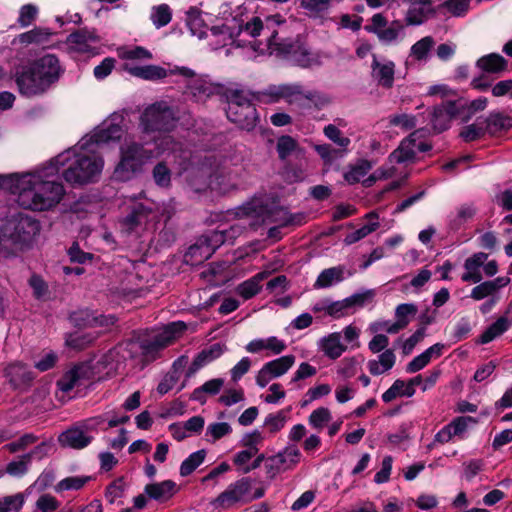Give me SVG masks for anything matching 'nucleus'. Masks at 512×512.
Instances as JSON below:
<instances>
[{
  "mask_svg": "<svg viewBox=\"0 0 512 512\" xmlns=\"http://www.w3.org/2000/svg\"><path fill=\"white\" fill-rule=\"evenodd\" d=\"M104 161L88 139H81L40 168L23 174L0 175V187L17 197L18 204L33 211L50 210L60 203L65 190L57 181L60 171L66 182L83 185L96 181Z\"/></svg>",
  "mask_w": 512,
  "mask_h": 512,
  "instance_id": "nucleus-1",
  "label": "nucleus"
},
{
  "mask_svg": "<svg viewBox=\"0 0 512 512\" xmlns=\"http://www.w3.org/2000/svg\"><path fill=\"white\" fill-rule=\"evenodd\" d=\"M186 324L181 321L169 323L151 330L135 339L122 342L109 350L99 360L107 373L118 369L127 359H137L143 364L161 357L162 351L182 337Z\"/></svg>",
  "mask_w": 512,
  "mask_h": 512,
  "instance_id": "nucleus-2",
  "label": "nucleus"
},
{
  "mask_svg": "<svg viewBox=\"0 0 512 512\" xmlns=\"http://www.w3.org/2000/svg\"><path fill=\"white\" fill-rule=\"evenodd\" d=\"M120 161L115 167L114 178L119 181H127L138 173L142 166L154 157L152 149L143 147L136 136L126 132L124 117L121 114H112L103 124L95 130L88 139L96 149L101 144L120 140Z\"/></svg>",
  "mask_w": 512,
  "mask_h": 512,
  "instance_id": "nucleus-3",
  "label": "nucleus"
},
{
  "mask_svg": "<svg viewBox=\"0 0 512 512\" xmlns=\"http://www.w3.org/2000/svg\"><path fill=\"white\" fill-rule=\"evenodd\" d=\"M176 122L175 113L167 103L157 102L148 106L140 117V144L144 147L151 141L155 142V151L152 150L154 157L167 154L171 163L179 165L185 171L188 169L190 152L166 134L175 128Z\"/></svg>",
  "mask_w": 512,
  "mask_h": 512,
  "instance_id": "nucleus-4",
  "label": "nucleus"
},
{
  "mask_svg": "<svg viewBox=\"0 0 512 512\" xmlns=\"http://www.w3.org/2000/svg\"><path fill=\"white\" fill-rule=\"evenodd\" d=\"M260 101L265 104L284 102L299 110L314 108L322 110L332 103V97L320 90L306 89L299 82L272 84L260 92Z\"/></svg>",
  "mask_w": 512,
  "mask_h": 512,
  "instance_id": "nucleus-5",
  "label": "nucleus"
},
{
  "mask_svg": "<svg viewBox=\"0 0 512 512\" xmlns=\"http://www.w3.org/2000/svg\"><path fill=\"white\" fill-rule=\"evenodd\" d=\"M278 31H273L269 37L268 43L265 46L251 41L250 45L253 50L260 53L268 52L269 54H288L291 60L302 68H313L321 66L328 55L322 51L311 50L309 47L302 44L280 43L278 42Z\"/></svg>",
  "mask_w": 512,
  "mask_h": 512,
  "instance_id": "nucleus-6",
  "label": "nucleus"
},
{
  "mask_svg": "<svg viewBox=\"0 0 512 512\" xmlns=\"http://www.w3.org/2000/svg\"><path fill=\"white\" fill-rule=\"evenodd\" d=\"M164 214V208L159 203L143 195L134 199L130 212L120 222L126 233H141L153 230Z\"/></svg>",
  "mask_w": 512,
  "mask_h": 512,
  "instance_id": "nucleus-7",
  "label": "nucleus"
},
{
  "mask_svg": "<svg viewBox=\"0 0 512 512\" xmlns=\"http://www.w3.org/2000/svg\"><path fill=\"white\" fill-rule=\"evenodd\" d=\"M247 215L261 218L265 223H274L278 227L298 226L306 221L304 213L291 214L271 197H255L245 207Z\"/></svg>",
  "mask_w": 512,
  "mask_h": 512,
  "instance_id": "nucleus-8",
  "label": "nucleus"
},
{
  "mask_svg": "<svg viewBox=\"0 0 512 512\" xmlns=\"http://www.w3.org/2000/svg\"><path fill=\"white\" fill-rule=\"evenodd\" d=\"M119 58L127 61L123 69L130 75L144 80H159L169 75L168 71L157 65H134L133 61H146L152 59V53L141 46H124L117 50Z\"/></svg>",
  "mask_w": 512,
  "mask_h": 512,
  "instance_id": "nucleus-9",
  "label": "nucleus"
},
{
  "mask_svg": "<svg viewBox=\"0 0 512 512\" xmlns=\"http://www.w3.org/2000/svg\"><path fill=\"white\" fill-rule=\"evenodd\" d=\"M41 63V65H46L51 69L44 76L40 77L30 67L17 75L16 83L22 95L30 97L41 94L58 79L60 66L58 59L54 55L47 54V57Z\"/></svg>",
  "mask_w": 512,
  "mask_h": 512,
  "instance_id": "nucleus-10",
  "label": "nucleus"
},
{
  "mask_svg": "<svg viewBox=\"0 0 512 512\" xmlns=\"http://www.w3.org/2000/svg\"><path fill=\"white\" fill-rule=\"evenodd\" d=\"M253 480L249 477L240 478L230 483L210 504L217 510H227L237 504H246L264 495V489L258 487L253 491Z\"/></svg>",
  "mask_w": 512,
  "mask_h": 512,
  "instance_id": "nucleus-11",
  "label": "nucleus"
},
{
  "mask_svg": "<svg viewBox=\"0 0 512 512\" xmlns=\"http://www.w3.org/2000/svg\"><path fill=\"white\" fill-rule=\"evenodd\" d=\"M226 97L228 119L243 129H252L257 120V112L249 94L242 90H228Z\"/></svg>",
  "mask_w": 512,
  "mask_h": 512,
  "instance_id": "nucleus-12",
  "label": "nucleus"
},
{
  "mask_svg": "<svg viewBox=\"0 0 512 512\" xmlns=\"http://www.w3.org/2000/svg\"><path fill=\"white\" fill-rule=\"evenodd\" d=\"M236 22L234 28H237L238 32L235 35L237 39H240L241 36H249L251 38H256L260 35L262 30L269 31L270 37L273 34V31H278L277 28H281L286 20L280 14L271 15L265 18L263 22L259 17H251L247 20L242 18L237 19V16L234 17ZM269 38H267L268 40Z\"/></svg>",
  "mask_w": 512,
  "mask_h": 512,
  "instance_id": "nucleus-13",
  "label": "nucleus"
},
{
  "mask_svg": "<svg viewBox=\"0 0 512 512\" xmlns=\"http://www.w3.org/2000/svg\"><path fill=\"white\" fill-rule=\"evenodd\" d=\"M464 272L461 280L468 283H480L483 279L482 270L487 277H492L498 272L496 260L488 261V254L477 252L465 259L463 264Z\"/></svg>",
  "mask_w": 512,
  "mask_h": 512,
  "instance_id": "nucleus-14",
  "label": "nucleus"
},
{
  "mask_svg": "<svg viewBox=\"0 0 512 512\" xmlns=\"http://www.w3.org/2000/svg\"><path fill=\"white\" fill-rule=\"evenodd\" d=\"M404 24L395 20L387 25L386 18L377 13L372 16L371 23L365 26V30L375 34L378 39L385 44H392L404 38Z\"/></svg>",
  "mask_w": 512,
  "mask_h": 512,
  "instance_id": "nucleus-15",
  "label": "nucleus"
},
{
  "mask_svg": "<svg viewBox=\"0 0 512 512\" xmlns=\"http://www.w3.org/2000/svg\"><path fill=\"white\" fill-rule=\"evenodd\" d=\"M27 220H21L18 223L9 221L0 233V254H10L23 249L30 239V234L23 232Z\"/></svg>",
  "mask_w": 512,
  "mask_h": 512,
  "instance_id": "nucleus-16",
  "label": "nucleus"
},
{
  "mask_svg": "<svg viewBox=\"0 0 512 512\" xmlns=\"http://www.w3.org/2000/svg\"><path fill=\"white\" fill-rule=\"evenodd\" d=\"M294 355H284L265 363L256 375V383L264 388L272 379L286 374L295 364Z\"/></svg>",
  "mask_w": 512,
  "mask_h": 512,
  "instance_id": "nucleus-17",
  "label": "nucleus"
},
{
  "mask_svg": "<svg viewBox=\"0 0 512 512\" xmlns=\"http://www.w3.org/2000/svg\"><path fill=\"white\" fill-rule=\"evenodd\" d=\"M168 73H178L184 78H187L189 80L187 88L197 102H203L213 94L214 88L212 85L202 77L196 76L195 73L189 68L177 67L174 70L168 71Z\"/></svg>",
  "mask_w": 512,
  "mask_h": 512,
  "instance_id": "nucleus-18",
  "label": "nucleus"
},
{
  "mask_svg": "<svg viewBox=\"0 0 512 512\" xmlns=\"http://www.w3.org/2000/svg\"><path fill=\"white\" fill-rule=\"evenodd\" d=\"M100 43V37L95 31L90 30H79L72 33L67 38V45L70 50L79 53H90L96 54L98 44Z\"/></svg>",
  "mask_w": 512,
  "mask_h": 512,
  "instance_id": "nucleus-19",
  "label": "nucleus"
},
{
  "mask_svg": "<svg viewBox=\"0 0 512 512\" xmlns=\"http://www.w3.org/2000/svg\"><path fill=\"white\" fill-rule=\"evenodd\" d=\"M417 135L418 131L413 132L407 139L402 141L399 148L390 155V163L401 164L410 161L415 157L417 151L424 152L430 149L428 144L423 142L417 143Z\"/></svg>",
  "mask_w": 512,
  "mask_h": 512,
  "instance_id": "nucleus-20",
  "label": "nucleus"
},
{
  "mask_svg": "<svg viewBox=\"0 0 512 512\" xmlns=\"http://www.w3.org/2000/svg\"><path fill=\"white\" fill-rule=\"evenodd\" d=\"M462 105L459 102L447 101L434 108L431 113V123L435 131L442 132L449 128L452 119Z\"/></svg>",
  "mask_w": 512,
  "mask_h": 512,
  "instance_id": "nucleus-21",
  "label": "nucleus"
},
{
  "mask_svg": "<svg viewBox=\"0 0 512 512\" xmlns=\"http://www.w3.org/2000/svg\"><path fill=\"white\" fill-rule=\"evenodd\" d=\"M395 64L391 60L378 59L373 56L371 75L377 84L383 88H391L394 83Z\"/></svg>",
  "mask_w": 512,
  "mask_h": 512,
  "instance_id": "nucleus-22",
  "label": "nucleus"
},
{
  "mask_svg": "<svg viewBox=\"0 0 512 512\" xmlns=\"http://www.w3.org/2000/svg\"><path fill=\"white\" fill-rule=\"evenodd\" d=\"M93 438V435L85 434V432L76 423L69 429L62 432L58 437V441L63 447L83 449L92 442Z\"/></svg>",
  "mask_w": 512,
  "mask_h": 512,
  "instance_id": "nucleus-23",
  "label": "nucleus"
},
{
  "mask_svg": "<svg viewBox=\"0 0 512 512\" xmlns=\"http://www.w3.org/2000/svg\"><path fill=\"white\" fill-rule=\"evenodd\" d=\"M286 348L287 345L285 341L275 336H270L267 338H256L251 340L245 346L246 351L249 353H260L262 351H267L271 355H279L285 351Z\"/></svg>",
  "mask_w": 512,
  "mask_h": 512,
  "instance_id": "nucleus-24",
  "label": "nucleus"
},
{
  "mask_svg": "<svg viewBox=\"0 0 512 512\" xmlns=\"http://www.w3.org/2000/svg\"><path fill=\"white\" fill-rule=\"evenodd\" d=\"M144 492L150 499L163 503L178 492V486L172 480H164L146 485Z\"/></svg>",
  "mask_w": 512,
  "mask_h": 512,
  "instance_id": "nucleus-25",
  "label": "nucleus"
},
{
  "mask_svg": "<svg viewBox=\"0 0 512 512\" xmlns=\"http://www.w3.org/2000/svg\"><path fill=\"white\" fill-rule=\"evenodd\" d=\"M366 301V295L355 294L341 301H330L328 306V315L334 318H341L351 313V309L356 306H362Z\"/></svg>",
  "mask_w": 512,
  "mask_h": 512,
  "instance_id": "nucleus-26",
  "label": "nucleus"
},
{
  "mask_svg": "<svg viewBox=\"0 0 512 512\" xmlns=\"http://www.w3.org/2000/svg\"><path fill=\"white\" fill-rule=\"evenodd\" d=\"M301 459V453L295 446H288L283 451L270 458L271 466L278 471L294 468Z\"/></svg>",
  "mask_w": 512,
  "mask_h": 512,
  "instance_id": "nucleus-27",
  "label": "nucleus"
},
{
  "mask_svg": "<svg viewBox=\"0 0 512 512\" xmlns=\"http://www.w3.org/2000/svg\"><path fill=\"white\" fill-rule=\"evenodd\" d=\"M432 13L433 8L430 0H415L411 3L405 20L408 25H419L426 21Z\"/></svg>",
  "mask_w": 512,
  "mask_h": 512,
  "instance_id": "nucleus-28",
  "label": "nucleus"
},
{
  "mask_svg": "<svg viewBox=\"0 0 512 512\" xmlns=\"http://www.w3.org/2000/svg\"><path fill=\"white\" fill-rule=\"evenodd\" d=\"M444 345L436 343L426 349L423 353L416 356L406 366V372L416 373L426 367L433 358H439L442 355Z\"/></svg>",
  "mask_w": 512,
  "mask_h": 512,
  "instance_id": "nucleus-29",
  "label": "nucleus"
},
{
  "mask_svg": "<svg viewBox=\"0 0 512 512\" xmlns=\"http://www.w3.org/2000/svg\"><path fill=\"white\" fill-rule=\"evenodd\" d=\"M319 348L330 359H337L346 351L347 346L341 342V334L334 332L319 340Z\"/></svg>",
  "mask_w": 512,
  "mask_h": 512,
  "instance_id": "nucleus-30",
  "label": "nucleus"
},
{
  "mask_svg": "<svg viewBox=\"0 0 512 512\" xmlns=\"http://www.w3.org/2000/svg\"><path fill=\"white\" fill-rule=\"evenodd\" d=\"M270 274L271 271L269 270H264L257 273L248 280L240 283L236 288L237 293L245 300L254 297L260 292L262 288V282L267 279Z\"/></svg>",
  "mask_w": 512,
  "mask_h": 512,
  "instance_id": "nucleus-31",
  "label": "nucleus"
},
{
  "mask_svg": "<svg viewBox=\"0 0 512 512\" xmlns=\"http://www.w3.org/2000/svg\"><path fill=\"white\" fill-rule=\"evenodd\" d=\"M88 371L89 367L86 364L73 367L58 380L57 385L59 389L62 392L71 391L75 386L80 384L81 379L87 376Z\"/></svg>",
  "mask_w": 512,
  "mask_h": 512,
  "instance_id": "nucleus-32",
  "label": "nucleus"
},
{
  "mask_svg": "<svg viewBox=\"0 0 512 512\" xmlns=\"http://www.w3.org/2000/svg\"><path fill=\"white\" fill-rule=\"evenodd\" d=\"M396 362V355L391 349L383 351L377 359L367 362V369L370 374L378 376L393 368Z\"/></svg>",
  "mask_w": 512,
  "mask_h": 512,
  "instance_id": "nucleus-33",
  "label": "nucleus"
},
{
  "mask_svg": "<svg viewBox=\"0 0 512 512\" xmlns=\"http://www.w3.org/2000/svg\"><path fill=\"white\" fill-rule=\"evenodd\" d=\"M186 24L192 35L203 39L210 30L202 18L201 11L196 7H191L186 13Z\"/></svg>",
  "mask_w": 512,
  "mask_h": 512,
  "instance_id": "nucleus-34",
  "label": "nucleus"
},
{
  "mask_svg": "<svg viewBox=\"0 0 512 512\" xmlns=\"http://www.w3.org/2000/svg\"><path fill=\"white\" fill-rule=\"evenodd\" d=\"M232 30L233 27L227 25L210 28V35L215 39L211 41V45H213L215 49L234 43H236L237 46H241V42H243L244 39H237Z\"/></svg>",
  "mask_w": 512,
  "mask_h": 512,
  "instance_id": "nucleus-35",
  "label": "nucleus"
},
{
  "mask_svg": "<svg viewBox=\"0 0 512 512\" xmlns=\"http://www.w3.org/2000/svg\"><path fill=\"white\" fill-rule=\"evenodd\" d=\"M476 214L477 208L473 203H463L459 205L455 212L450 216L451 229H460L467 222L473 220Z\"/></svg>",
  "mask_w": 512,
  "mask_h": 512,
  "instance_id": "nucleus-36",
  "label": "nucleus"
},
{
  "mask_svg": "<svg viewBox=\"0 0 512 512\" xmlns=\"http://www.w3.org/2000/svg\"><path fill=\"white\" fill-rule=\"evenodd\" d=\"M508 313L499 317L494 323H492L481 335L480 343L487 344L493 341L495 338L506 332L512 325V319L508 317Z\"/></svg>",
  "mask_w": 512,
  "mask_h": 512,
  "instance_id": "nucleus-37",
  "label": "nucleus"
},
{
  "mask_svg": "<svg viewBox=\"0 0 512 512\" xmlns=\"http://www.w3.org/2000/svg\"><path fill=\"white\" fill-rule=\"evenodd\" d=\"M219 164L213 155L205 156L203 162L197 168V172L203 177L204 185L213 188L214 178H218Z\"/></svg>",
  "mask_w": 512,
  "mask_h": 512,
  "instance_id": "nucleus-38",
  "label": "nucleus"
},
{
  "mask_svg": "<svg viewBox=\"0 0 512 512\" xmlns=\"http://www.w3.org/2000/svg\"><path fill=\"white\" fill-rule=\"evenodd\" d=\"M6 374L10 382L17 388L28 384L33 379L32 372L21 363L10 365L6 370Z\"/></svg>",
  "mask_w": 512,
  "mask_h": 512,
  "instance_id": "nucleus-39",
  "label": "nucleus"
},
{
  "mask_svg": "<svg viewBox=\"0 0 512 512\" xmlns=\"http://www.w3.org/2000/svg\"><path fill=\"white\" fill-rule=\"evenodd\" d=\"M366 218L369 220V222L363 225L361 228L348 234L345 238L346 243H356L379 228V222L377 221L378 216L376 213L370 212L366 215Z\"/></svg>",
  "mask_w": 512,
  "mask_h": 512,
  "instance_id": "nucleus-40",
  "label": "nucleus"
},
{
  "mask_svg": "<svg viewBox=\"0 0 512 512\" xmlns=\"http://www.w3.org/2000/svg\"><path fill=\"white\" fill-rule=\"evenodd\" d=\"M477 66L488 73H498L507 66V61L499 54L492 53L481 57L477 61Z\"/></svg>",
  "mask_w": 512,
  "mask_h": 512,
  "instance_id": "nucleus-41",
  "label": "nucleus"
},
{
  "mask_svg": "<svg viewBox=\"0 0 512 512\" xmlns=\"http://www.w3.org/2000/svg\"><path fill=\"white\" fill-rule=\"evenodd\" d=\"M342 280H343V269L340 267H332V268L323 270L319 274L314 286L316 288H327V287H330L334 284L341 282Z\"/></svg>",
  "mask_w": 512,
  "mask_h": 512,
  "instance_id": "nucleus-42",
  "label": "nucleus"
},
{
  "mask_svg": "<svg viewBox=\"0 0 512 512\" xmlns=\"http://www.w3.org/2000/svg\"><path fill=\"white\" fill-rule=\"evenodd\" d=\"M434 45V39L431 36H425L412 45L410 49V57L420 62L427 61L429 52Z\"/></svg>",
  "mask_w": 512,
  "mask_h": 512,
  "instance_id": "nucleus-43",
  "label": "nucleus"
},
{
  "mask_svg": "<svg viewBox=\"0 0 512 512\" xmlns=\"http://www.w3.org/2000/svg\"><path fill=\"white\" fill-rule=\"evenodd\" d=\"M172 19V9L167 4L153 6L150 12V20L153 25L160 29L170 23Z\"/></svg>",
  "mask_w": 512,
  "mask_h": 512,
  "instance_id": "nucleus-44",
  "label": "nucleus"
},
{
  "mask_svg": "<svg viewBox=\"0 0 512 512\" xmlns=\"http://www.w3.org/2000/svg\"><path fill=\"white\" fill-rule=\"evenodd\" d=\"M205 457V450H198L190 454L180 465V475L186 477L193 473L204 462Z\"/></svg>",
  "mask_w": 512,
  "mask_h": 512,
  "instance_id": "nucleus-45",
  "label": "nucleus"
},
{
  "mask_svg": "<svg viewBox=\"0 0 512 512\" xmlns=\"http://www.w3.org/2000/svg\"><path fill=\"white\" fill-rule=\"evenodd\" d=\"M51 33L48 29L43 28H35L33 30L27 31L25 33L20 34L15 41H18L21 44H42L49 40Z\"/></svg>",
  "mask_w": 512,
  "mask_h": 512,
  "instance_id": "nucleus-46",
  "label": "nucleus"
},
{
  "mask_svg": "<svg viewBox=\"0 0 512 512\" xmlns=\"http://www.w3.org/2000/svg\"><path fill=\"white\" fill-rule=\"evenodd\" d=\"M224 385V381L221 378L211 379L205 382L201 387L193 391V399L205 402L204 394L216 395Z\"/></svg>",
  "mask_w": 512,
  "mask_h": 512,
  "instance_id": "nucleus-47",
  "label": "nucleus"
},
{
  "mask_svg": "<svg viewBox=\"0 0 512 512\" xmlns=\"http://www.w3.org/2000/svg\"><path fill=\"white\" fill-rule=\"evenodd\" d=\"M371 165L368 161H361L358 164L351 166L345 173L344 179L348 184H355L363 179L370 171Z\"/></svg>",
  "mask_w": 512,
  "mask_h": 512,
  "instance_id": "nucleus-48",
  "label": "nucleus"
},
{
  "mask_svg": "<svg viewBox=\"0 0 512 512\" xmlns=\"http://www.w3.org/2000/svg\"><path fill=\"white\" fill-rule=\"evenodd\" d=\"M300 7L312 18L321 17L329 10L327 0H300Z\"/></svg>",
  "mask_w": 512,
  "mask_h": 512,
  "instance_id": "nucleus-49",
  "label": "nucleus"
},
{
  "mask_svg": "<svg viewBox=\"0 0 512 512\" xmlns=\"http://www.w3.org/2000/svg\"><path fill=\"white\" fill-rule=\"evenodd\" d=\"M26 500V493H17L0 499V512H19Z\"/></svg>",
  "mask_w": 512,
  "mask_h": 512,
  "instance_id": "nucleus-50",
  "label": "nucleus"
},
{
  "mask_svg": "<svg viewBox=\"0 0 512 512\" xmlns=\"http://www.w3.org/2000/svg\"><path fill=\"white\" fill-rule=\"evenodd\" d=\"M512 127V117L500 113L491 114L487 119V128L494 134Z\"/></svg>",
  "mask_w": 512,
  "mask_h": 512,
  "instance_id": "nucleus-51",
  "label": "nucleus"
},
{
  "mask_svg": "<svg viewBox=\"0 0 512 512\" xmlns=\"http://www.w3.org/2000/svg\"><path fill=\"white\" fill-rule=\"evenodd\" d=\"M232 432V427L227 422H215L207 426L205 436L207 441L215 442Z\"/></svg>",
  "mask_w": 512,
  "mask_h": 512,
  "instance_id": "nucleus-52",
  "label": "nucleus"
},
{
  "mask_svg": "<svg viewBox=\"0 0 512 512\" xmlns=\"http://www.w3.org/2000/svg\"><path fill=\"white\" fill-rule=\"evenodd\" d=\"M323 134L326 138L344 150H346L351 143V140L344 136L335 124L326 125L323 128Z\"/></svg>",
  "mask_w": 512,
  "mask_h": 512,
  "instance_id": "nucleus-53",
  "label": "nucleus"
},
{
  "mask_svg": "<svg viewBox=\"0 0 512 512\" xmlns=\"http://www.w3.org/2000/svg\"><path fill=\"white\" fill-rule=\"evenodd\" d=\"M89 477L86 476H71L59 481L55 486V491L58 493L70 490L81 489L88 481Z\"/></svg>",
  "mask_w": 512,
  "mask_h": 512,
  "instance_id": "nucleus-54",
  "label": "nucleus"
},
{
  "mask_svg": "<svg viewBox=\"0 0 512 512\" xmlns=\"http://www.w3.org/2000/svg\"><path fill=\"white\" fill-rule=\"evenodd\" d=\"M476 423L477 420L471 416H460L453 419L449 425L455 437L463 439L468 428Z\"/></svg>",
  "mask_w": 512,
  "mask_h": 512,
  "instance_id": "nucleus-55",
  "label": "nucleus"
},
{
  "mask_svg": "<svg viewBox=\"0 0 512 512\" xmlns=\"http://www.w3.org/2000/svg\"><path fill=\"white\" fill-rule=\"evenodd\" d=\"M28 284L33 291V296L38 300H44L48 297L49 288L48 284L42 277L39 275L33 274L29 280Z\"/></svg>",
  "mask_w": 512,
  "mask_h": 512,
  "instance_id": "nucleus-56",
  "label": "nucleus"
},
{
  "mask_svg": "<svg viewBox=\"0 0 512 512\" xmlns=\"http://www.w3.org/2000/svg\"><path fill=\"white\" fill-rule=\"evenodd\" d=\"M417 307L412 303L400 304L395 310V317L398 322H402L403 327H406L411 319L416 315Z\"/></svg>",
  "mask_w": 512,
  "mask_h": 512,
  "instance_id": "nucleus-57",
  "label": "nucleus"
},
{
  "mask_svg": "<svg viewBox=\"0 0 512 512\" xmlns=\"http://www.w3.org/2000/svg\"><path fill=\"white\" fill-rule=\"evenodd\" d=\"M332 416L328 408L320 407L314 410L309 416V423L315 429L321 430L326 423L331 420Z\"/></svg>",
  "mask_w": 512,
  "mask_h": 512,
  "instance_id": "nucleus-58",
  "label": "nucleus"
},
{
  "mask_svg": "<svg viewBox=\"0 0 512 512\" xmlns=\"http://www.w3.org/2000/svg\"><path fill=\"white\" fill-rule=\"evenodd\" d=\"M154 182L160 187H168L171 182V172L166 163L160 162L153 169Z\"/></svg>",
  "mask_w": 512,
  "mask_h": 512,
  "instance_id": "nucleus-59",
  "label": "nucleus"
},
{
  "mask_svg": "<svg viewBox=\"0 0 512 512\" xmlns=\"http://www.w3.org/2000/svg\"><path fill=\"white\" fill-rule=\"evenodd\" d=\"M59 505V501L54 496L43 494L37 499L34 512H53Z\"/></svg>",
  "mask_w": 512,
  "mask_h": 512,
  "instance_id": "nucleus-60",
  "label": "nucleus"
},
{
  "mask_svg": "<svg viewBox=\"0 0 512 512\" xmlns=\"http://www.w3.org/2000/svg\"><path fill=\"white\" fill-rule=\"evenodd\" d=\"M263 441V436L261 432L258 430H254L250 433H246L243 435L240 445L244 447V449L251 450L254 453L259 452L258 445L261 444Z\"/></svg>",
  "mask_w": 512,
  "mask_h": 512,
  "instance_id": "nucleus-61",
  "label": "nucleus"
},
{
  "mask_svg": "<svg viewBox=\"0 0 512 512\" xmlns=\"http://www.w3.org/2000/svg\"><path fill=\"white\" fill-rule=\"evenodd\" d=\"M288 411L280 410L277 413L269 414L265 419V425L273 433L281 430L287 421Z\"/></svg>",
  "mask_w": 512,
  "mask_h": 512,
  "instance_id": "nucleus-62",
  "label": "nucleus"
},
{
  "mask_svg": "<svg viewBox=\"0 0 512 512\" xmlns=\"http://www.w3.org/2000/svg\"><path fill=\"white\" fill-rule=\"evenodd\" d=\"M441 6L453 16L459 17L469 10L470 0H447Z\"/></svg>",
  "mask_w": 512,
  "mask_h": 512,
  "instance_id": "nucleus-63",
  "label": "nucleus"
},
{
  "mask_svg": "<svg viewBox=\"0 0 512 512\" xmlns=\"http://www.w3.org/2000/svg\"><path fill=\"white\" fill-rule=\"evenodd\" d=\"M407 384L403 380H396L392 386L382 394V400L385 403L393 401L398 396H406L405 389Z\"/></svg>",
  "mask_w": 512,
  "mask_h": 512,
  "instance_id": "nucleus-64",
  "label": "nucleus"
}]
</instances>
